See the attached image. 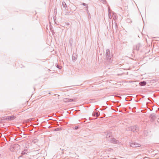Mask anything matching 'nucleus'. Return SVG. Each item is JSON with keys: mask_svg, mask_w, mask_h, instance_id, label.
Instances as JSON below:
<instances>
[{"mask_svg": "<svg viewBox=\"0 0 159 159\" xmlns=\"http://www.w3.org/2000/svg\"><path fill=\"white\" fill-rule=\"evenodd\" d=\"M73 42V40L72 39H70L69 40V43L70 45H72Z\"/></svg>", "mask_w": 159, "mask_h": 159, "instance_id": "obj_16", "label": "nucleus"}, {"mask_svg": "<svg viewBox=\"0 0 159 159\" xmlns=\"http://www.w3.org/2000/svg\"><path fill=\"white\" fill-rule=\"evenodd\" d=\"M92 115L93 116L97 117L99 116V114L98 112H95L93 113Z\"/></svg>", "mask_w": 159, "mask_h": 159, "instance_id": "obj_13", "label": "nucleus"}, {"mask_svg": "<svg viewBox=\"0 0 159 159\" xmlns=\"http://www.w3.org/2000/svg\"><path fill=\"white\" fill-rule=\"evenodd\" d=\"M77 58V55L76 54L73 53L72 56V60L73 61H76Z\"/></svg>", "mask_w": 159, "mask_h": 159, "instance_id": "obj_11", "label": "nucleus"}, {"mask_svg": "<svg viewBox=\"0 0 159 159\" xmlns=\"http://www.w3.org/2000/svg\"><path fill=\"white\" fill-rule=\"evenodd\" d=\"M62 6L64 7L66 10V4L65 2H62Z\"/></svg>", "mask_w": 159, "mask_h": 159, "instance_id": "obj_15", "label": "nucleus"}, {"mask_svg": "<svg viewBox=\"0 0 159 159\" xmlns=\"http://www.w3.org/2000/svg\"><path fill=\"white\" fill-rule=\"evenodd\" d=\"M114 29L115 30H117L118 28V25H117V23H116L115 24V25L114 27Z\"/></svg>", "mask_w": 159, "mask_h": 159, "instance_id": "obj_19", "label": "nucleus"}, {"mask_svg": "<svg viewBox=\"0 0 159 159\" xmlns=\"http://www.w3.org/2000/svg\"><path fill=\"white\" fill-rule=\"evenodd\" d=\"M54 12H56V13H57V11H54Z\"/></svg>", "mask_w": 159, "mask_h": 159, "instance_id": "obj_28", "label": "nucleus"}, {"mask_svg": "<svg viewBox=\"0 0 159 159\" xmlns=\"http://www.w3.org/2000/svg\"><path fill=\"white\" fill-rule=\"evenodd\" d=\"M82 5L84 6H86L87 5V4H85V3H82Z\"/></svg>", "mask_w": 159, "mask_h": 159, "instance_id": "obj_22", "label": "nucleus"}, {"mask_svg": "<svg viewBox=\"0 0 159 159\" xmlns=\"http://www.w3.org/2000/svg\"><path fill=\"white\" fill-rule=\"evenodd\" d=\"M32 156L31 155L30 152V153H28L25 155H24L22 157L25 158V159H31L32 158Z\"/></svg>", "mask_w": 159, "mask_h": 159, "instance_id": "obj_7", "label": "nucleus"}, {"mask_svg": "<svg viewBox=\"0 0 159 159\" xmlns=\"http://www.w3.org/2000/svg\"><path fill=\"white\" fill-rule=\"evenodd\" d=\"M146 84V82L145 81H143L139 83V84L142 86H144Z\"/></svg>", "mask_w": 159, "mask_h": 159, "instance_id": "obj_14", "label": "nucleus"}, {"mask_svg": "<svg viewBox=\"0 0 159 159\" xmlns=\"http://www.w3.org/2000/svg\"><path fill=\"white\" fill-rule=\"evenodd\" d=\"M129 144H130V146L133 148H137L141 146V145L140 144L137 143L129 142Z\"/></svg>", "mask_w": 159, "mask_h": 159, "instance_id": "obj_5", "label": "nucleus"}, {"mask_svg": "<svg viewBox=\"0 0 159 159\" xmlns=\"http://www.w3.org/2000/svg\"><path fill=\"white\" fill-rule=\"evenodd\" d=\"M110 142L114 143L117 144L118 143V141L116 140L115 138H111L110 140Z\"/></svg>", "mask_w": 159, "mask_h": 159, "instance_id": "obj_10", "label": "nucleus"}, {"mask_svg": "<svg viewBox=\"0 0 159 159\" xmlns=\"http://www.w3.org/2000/svg\"><path fill=\"white\" fill-rule=\"evenodd\" d=\"M157 122L159 123V118L157 119Z\"/></svg>", "mask_w": 159, "mask_h": 159, "instance_id": "obj_24", "label": "nucleus"}, {"mask_svg": "<svg viewBox=\"0 0 159 159\" xmlns=\"http://www.w3.org/2000/svg\"><path fill=\"white\" fill-rule=\"evenodd\" d=\"M16 117L14 116H7V117L5 118L4 120H11L15 119Z\"/></svg>", "mask_w": 159, "mask_h": 159, "instance_id": "obj_8", "label": "nucleus"}, {"mask_svg": "<svg viewBox=\"0 0 159 159\" xmlns=\"http://www.w3.org/2000/svg\"><path fill=\"white\" fill-rule=\"evenodd\" d=\"M30 150H28V149H25L22 152H21V155H20L18 157L19 158H20L22 157H23V156H24V155H26L27 154H28V153H30Z\"/></svg>", "mask_w": 159, "mask_h": 159, "instance_id": "obj_2", "label": "nucleus"}, {"mask_svg": "<svg viewBox=\"0 0 159 159\" xmlns=\"http://www.w3.org/2000/svg\"><path fill=\"white\" fill-rule=\"evenodd\" d=\"M112 136V134L111 133L109 132L106 134V138L108 140V138Z\"/></svg>", "mask_w": 159, "mask_h": 159, "instance_id": "obj_12", "label": "nucleus"}, {"mask_svg": "<svg viewBox=\"0 0 159 159\" xmlns=\"http://www.w3.org/2000/svg\"><path fill=\"white\" fill-rule=\"evenodd\" d=\"M38 142V140L36 139H35L33 140L32 142L34 143H35Z\"/></svg>", "mask_w": 159, "mask_h": 159, "instance_id": "obj_17", "label": "nucleus"}, {"mask_svg": "<svg viewBox=\"0 0 159 159\" xmlns=\"http://www.w3.org/2000/svg\"><path fill=\"white\" fill-rule=\"evenodd\" d=\"M57 67L58 68L61 69L62 66H60L59 65H57Z\"/></svg>", "mask_w": 159, "mask_h": 159, "instance_id": "obj_20", "label": "nucleus"}, {"mask_svg": "<svg viewBox=\"0 0 159 159\" xmlns=\"http://www.w3.org/2000/svg\"><path fill=\"white\" fill-rule=\"evenodd\" d=\"M112 28L113 29H113H114V28H113V26H112Z\"/></svg>", "mask_w": 159, "mask_h": 159, "instance_id": "obj_26", "label": "nucleus"}, {"mask_svg": "<svg viewBox=\"0 0 159 159\" xmlns=\"http://www.w3.org/2000/svg\"><path fill=\"white\" fill-rule=\"evenodd\" d=\"M61 130V128H57L55 129H54V131H58Z\"/></svg>", "mask_w": 159, "mask_h": 159, "instance_id": "obj_18", "label": "nucleus"}, {"mask_svg": "<svg viewBox=\"0 0 159 159\" xmlns=\"http://www.w3.org/2000/svg\"><path fill=\"white\" fill-rule=\"evenodd\" d=\"M149 118L151 119V121L152 122H154L155 119L156 118V116L154 114H151L149 116Z\"/></svg>", "mask_w": 159, "mask_h": 159, "instance_id": "obj_9", "label": "nucleus"}, {"mask_svg": "<svg viewBox=\"0 0 159 159\" xmlns=\"http://www.w3.org/2000/svg\"><path fill=\"white\" fill-rule=\"evenodd\" d=\"M113 55L110 52V50L107 49L106 50L105 58V65H110L112 63L113 61Z\"/></svg>", "mask_w": 159, "mask_h": 159, "instance_id": "obj_1", "label": "nucleus"}, {"mask_svg": "<svg viewBox=\"0 0 159 159\" xmlns=\"http://www.w3.org/2000/svg\"><path fill=\"white\" fill-rule=\"evenodd\" d=\"M129 129L133 132H137L139 131V127L137 125L133 126L129 128Z\"/></svg>", "mask_w": 159, "mask_h": 159, "instance_id": "obj_3", "label": "nucleus"}, {"mask_svg": "<svg viewBox=\"0 0 159 159\" xmlns=\"http://www.w3.org/2000/svg\"><path fill=\"white\" fill-rule=\"evenodd\" d=\"M54 12H56V13H57V11H54Z\"/></svg>", "mask_w": 159, "mask_h": 159, "instance_id": "obj_29", "label": "nucleus"}, {"mask_svg": "<svg viewBox=\"0 0 159 159\" xmlns=\"http://www.w3.org/2000/svg\"><path fill=\"white\" fill-rule=\"evenodd\" d=\"M142 47V45L140 43L137 44L136 45L134 46V50H136L138 51Z\"/></svg>", "mask_w": 159, "mask_h": 159, "instance_id": "obj_6", "label": "nucleus"}, {"mask_svg": "<svg viewBox=\"0 0 159 159\" xmlns=\"http://www.w3.org/2000/svg\"><path fill=\"white\" fill-rule=\"evenodd\" d=\"M49 94H51V93H49Z\"/></svg>", "mask_w": 159, "mask_h": 159, "instance_id": "obj_32", "label": "nucleus"}, {"mask_svg": "<svg viewBox=\"0 0 159 159\" xmlns=\"http://www.w3.org/2000/svg\"><path fill=\"white\" fill-rule=\"evenodd\" d=\"M79 128V127L78 126H75V130H77V129L78 128Z\"/></svg>", "mask_w": 159, "mask_h": 159, "instance_id": "obj_21", "label": "nucleus"}, {"mask_svg": "<svg viewBox=\"0 0 159 159\" xmlns=\"http://www.w3.org/2000/svg\"><path fill=\"white\" fill-rule=\"evenodd\" d=\"M120 8L122 10H123V9H122V8L121 7H120Z\"/></svg>", "mask_w": 159, "mask_h": 159, "instance_id": "obj_25", "label": "nucleus"}, {"mask_svg": "<svg viewBox=\"0 0 159 159\" xmlns=\"http://www.w3.org/2000/svg\"><path fill=\"white\" fill-rule=\"evenodd\" d=\"M55 10H56H56H57L56 9H54V11H55Z\"/></svg>", "mask_w": 159, "mask_h": 159, "instance_id": "obj_27", "label": "nucleus"}, {"mask_svg": "<svg viewBox=\"0 0 159 159\" xmlns=\"http://www.w3.org/2000/svg\"><path fill=\"white\" fill-rule=\"evenodd\" d=\"M110 17H111V16H110L109 15V18H110Z\"/></svg>", "mask_w": 159, "mask_h": 159, "instance_id": "obj_30", "label": "nucleus"}, {"mask_svg": "<svg viewBox=\"0 0 159 159\" xmlns=\"http://www.w3.org/2000/svg\"><path fill=\"white\" fill-rule=\"evenodd\" d=\"M110 17H111V16H110L109 15V18H110Z\"/></svg>", "mask_w": 159, "mask_h": 159, "instance_id": "obj_31", "label": "nucleus"}, {"mask_svg": "<svg viewBox=\"0 0 159 159\" xmlns=\"http://www.w3.org/2000/svg\"><path fill=\"white\" fill-rule=\"evenodd\" d=\"M100 1H103V2H104L105 1V0H99Z\"/></svg>", "mask_w": 159, "mask_h": 159, "instance_id": "obj_23", "label": "nucleus"}, {"mask_svg": "<svg viewBox=\"0 0 159 159\" xmlns=\"http://www.w3.org/2000/svg\"><path fill=\"white\" fill-rule=\"evenodd\" d=\"M1 156V154H0V157Z\"/></svg>", "mask_w": 159, "mask_h": 159, "instance_id": "obj_33", "label": "nucleus"}, {"mask_svg": "<svg viewBox=\"0 0 159 159\" xmlns=\"http://www.w3.org/2000/svg\"><path fill=\"white\" fill-rule=\"evenodd\" d=\"M77 98H76L74 99H70L68 98H64L63 99V101L65 102H76Z\"/></svg>", "mask_w": 159, "mask_h": 159, "instance_id": "obj_4", "label": "nucleus"}]
</instances>
